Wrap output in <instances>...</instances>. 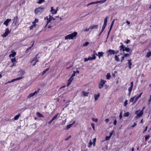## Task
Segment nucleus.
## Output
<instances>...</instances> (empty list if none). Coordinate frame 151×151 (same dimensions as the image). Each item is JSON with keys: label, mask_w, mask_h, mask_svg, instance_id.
<instances>
[{"label": "nucleus", "mask_w": 151, "mask_h": 151, "mask_svg": "<svg viewBox=\"0 0 151 151\" xmlns=\"http://www.w3.org/2000/svg\"><path fill=\"white\" fill-rule=\"evenodd\" d=\"M77 34L76 32H74L73 33L68 35L65 37V40L73 39L74 37L76 36Z\"/></svg>", "instance_id": "f257e3e1"}, {"label": "nucleus", "mask_w": 151, "mask_h": 151, "mask_svg": "<svg viewBox=\"0 0 151 151\" xmlns=\"http://www.w3.org/2000/svg\"><path fill=\"white\" fill-rule=\"evenodd\" d=\"M44 19L45 20H47L46 21L47 24L45 26V27H46L49 22L52 20H55V19L52 16L50 15L49 18L48 17H47L44 18Z\"/></svg>", "instance_id": "f03ea898"}, {"label": "nucleus", "mask_w": 151, "mask_h": 151, "mask_svg": "<svg viewBox=\"0 0 151 151\" xmlns=\"http://www.w3.org/2000/svg\"><path fill=\"white\" fill-rule=\"evenodd\" d=\"M45 9V7L42 6H41L37 8H36L35 10V14H37L39 12H42Z\"/></svg>", "instance_id": "7ed1b4c3"}, {"label": "nucleus", "mask_w": 151, "mask_h": 151, "mask_svg": "<svg viewBox=\"0 0 151 151\" xmlns=\"http://www.w3.org/2000/svg\"><path fill=\"white\" fill-rule=\"evenodd\" d=\"M40 89L38 88L37 90H36L34 93H29L27 97V98H30L33 96H34L36 94L38 93L40 91Z\"/></svg>", "instance_id": "20e7f679"}, {"label": "nucleus", "mask_w": 151, "mask_h": 151, "mask_svg": "<svg viewBox=\"0 0 151 151\" xmlns=\"http://www.w3.org/2000/svg\"><path fill=\"white\" fill-rule=\"evenodd\" d=\"M143 111H140L139 110L135 112V114H137L138 117H141L143 114Z\"/></svg>", "instance_id": "39448f33"}, {"label": "nucleus", "mask_w": 151, "mask_h": 151, "mask_svg": "<svg viewBox=\"0 0 151 151\" xmlns=\"http://www.w3.org/2000/svg\"><path fill=\"white\" fill-rule=\"evenodd\" d=\"M9 33L10 32L9 29L8 28H7L6 29L5 32L3 35H1V36L4 37H6Z\"/></svg>", "instance_id": "423d86ee"}, {"label": "nucleus", "mask_w": 151, "mask_h": 151, "mask_svg": "<svg viewBox=\"0 0 151 151\" xmlns=\"http://www.w3.org/2000/svg\"><path fill=\"white\" fill-rule=\"evenodd\" d=\"M18 17L17 16L14 17L13 19V22L12 23V25L14 26H16V23L18 22Z\"/></svg>", "instance_id": "0eeeda50"}, {"label": "nucleus", "mask_w": 151, "mask_h": 151, "mask_svg": "<svg viewBox=\"0 0 151 151\" xmlns=\"http://www.w3.org/2000/svg\"><path fill=\"white\" fill-rule=\"evenodd\" d=\"M115 53L114 50H109L107 51V56H108L109 55L114 54Z\"/></svg>", "instance_id": "6e6552de"}, {"label": "nucleus", "mask_w": 151, "mask_h": 151, "mask_svg": "<svg viewBox=\"0 0 151 151\" xmlns=\"http://www.w3.org/2000/svg\"><path fill=\"white\" fill-rule=\"evenodd\" d=\"M105 82H106V81L102 80H101L100 82V83L99 85V88H101L103 87L104 85L105 84Z\"/></svg>", "instance_id": "1a4fd4ad"}, {"label": "nucleus", "mask_w": 151, "mask_h": 151, "mask_svg": "<svg viewBox=\"0 0 151 151\" xmlns=\"http://www.w3.org/2000/svg\"><path fill=\"white\" fill-rule=\"evenodd\" d=\"M142 94V93H141L138 96L137 95V96H136V97L135 98L134 102V104L137 101V100L138 99L141 97Z\"/></svg>", "instance_id": "9d476101"}, {"label": "nucleus", "mask_w": 151, "mask_h": 151, "mask_svg": "<svg viewBox=\"0 0 151 151\" xmlns=\"http://www.w3.org/2000/svg\"><path fill=\"white\" fill-rule=\"evenodd\" d=\"M11 21V19H8L4 23V24L7 26L8 25V23Z\"/></svg>", "instance_id": "9b49d317"}, {"label": "nucleus", "mask_w": 151, "mask_h": 151, "mask_svg": "<svg viewBox=\"0 0 151 151\" xmlns=\"http://www.w3.org/2000/svg\"><path fill=\"white\" fill-rule=\"evenodd\" d=\"M104 54V53L102 52H99L96 54V56H98L99 58H100L101 57L103 56Z\"/></svg>", "instance_id": "f8f14e48"}, {"label": "nucleus", "mask_w": 151, "mask_h": 151, "mask_svg": "<svg viewBox=\"0 0 151 151\" xmlns=\"http://www.w3.org/2000/svg\"><path fill=\"white\" fill-rule=\"evenodd\" d=\"M73 78L72 77H70V78L68 80V83L67 84V86H69L71 82L72 81L73 79Z\"/></svg>", "instance_id": "ddd939ff"}, {"label": "nucleus", "mask_w": 151, "mask_h": 151, "mask_svg": "<svg viewBox=\"0 0 151 151\" xmlns=\"http://www.w3.org/2000/svg\"><path fill=\"white\" fill-rule=\"evenodd\" d=\"M11 52H12V53L10 54L9 56V57H10V58H11V57H14L16 54V53L15 52H12V51Z\"/></svg>", "instance_id": "4468645a"}, {"label": "nucleus", "mask_w": 151, "mask_h": 151, "mask_svg": "<svg viewBox=\"0 0 151 151\" xmlns=\"http://www.w3.org/2000/svg\"><path fill=\"white\" fill-rule=\"evenodd\" d=\"M98 25H94L90 26L89 27L90 29H97L98 28Z\"/></svg>", "instance_id": "2eb2a0df"}, {"label": "nucleus", "mask_w": 151, "mask_h": 151, "mask_svg": "<svg viewBox=\"0 0 151 151\" xmlns=\"http://www.w3.org/2000/svg\"><path fill=\"white\" fill-rule=\"evenodd\" d=\"M51 9L50 12H51L52 14H56L57 13V10H55V9H54L53 7H51Z\"/></svg>", "instance_id": "dca6fc26"}, {"label": "nucleus", "mask_w": 151, "mask_h": 151, "mask_svg": "<svg viewBox=\"0 0 151 151\" xmlns=\"http://www.w3.org/2000/svg\"><path fill=\"white\" fill-rule=\"evenodd\" d=\"M93 60L91 56H88L87 58H84V61L85 62L87 61L88 60Z\"/></svg>", "instance_id": "f3484780"}, {"label": "nucleus", "mask_w": 151, "mask_h": 151, "mask_svg": "<svg viewBox=\"0 0 151 151\" xmlns=\"http://www.w3.org/2000/svg\"><path fill=\"white\" fill-rule=\"evenodd\" d=\"M94 96L95 98V101H96L98 99V98L99 97L100 94L99 93L98 94H94Z\"/></svg>", "instance_id": "a211bd4d"}, {"label": "nucleus", "mask_w": 151, "mask_h": 151, "mask_svg": "<svg viewBox=\"0 0 151 151\" xmlns=\"http://www.w3.org/2000/svg\"><path fill=\"white\" fill-rule=\"evenodd\" d=\"M108 17H106L104 19V23L103 25L106 26L107 22Z\"/></svg>", "instance_id": "6ab92c4d"}, {"label": "nucleus", "mask_w": 151, "mask_h": 151, "mask_svg": "<svg viewBox=\"0 0 151 151\" xmlns=\"http://www.w3.org/2000/svg\"><path fill=\"white\" fill-rule=\"evenodd\" d=\"M131 59H130L129 60H128V65H129V69H131V66L132 65V63L131 62Z\"/></svg>", "instance_id": "aec40b11"}, {"label": "nucleus", "mask_w": 151, "mask_h": 151, "mask_svg": "<svg viewBox=\"0 0 151 151\" xmlns=\"http://www.w3.org/2000/svg\"><path fill=\"white\" fill-rule=\"evenodd\" d=\"M20 114H19L16 115L14 118V120H17L20 117Z\"/></svg>", "instance_id": "412c9836"}, {"label": "nucleus", "mask_w": 151, "mask_h": 151, "mask_svg": "<svg viewBox=\"0 0 151 151\" xmlns=\"http://www.w3.org/2000/svg\"><path fill=\"white\" fill-rule=\"evenodd\" d=\"M88 93L83 91L82 93V95L84 96H88Z\"/></svg>", "instance_id": "4be33fe9"}, {"label": "nucleus", "mask_w": 151, "mask_h": 151, "mask_svg": "<svg viewBox=\"0 0 151 151\" xmlns=\"http://www.w3.org/2000/svg\"><path fill=\"white\" fill-rule=\"evenodd\" d=\"M106 26L103 25L102 27V28L101 29V31L100 32L99 34V36H100V35L102 33L103 31H104V29L105 27Z\"/></svg>", "instance_id": "5701e85b"}, {"label": "nucleus", "mask_w": 151, "mask_h": 151, "mask_svg": "<svg viewBox=\"0 0 151 151\" xmlns=\"http://www.w3.org/2000/svg\"><path fill=\"white\" fill-rule=\"evenodd\" d=\"M107 0H100L99 1H97V3H104Z\"/></svg>", "instance_id": "b1692460"}, {"label": "nucleus", "mask_w": 151, "mask_h": 151, "mask_svg": "<svg viewBox=\"0 0 151 151\" xmlns=\"http://www.w3.org/2000/svg\"><path fill=\"white\" fill-rule=\"evenodd\" d=\"M135 97H136V96H134L133 97H131L129 100V101L130 102H134L135 98Z\"/></svg>", "instance_id": "393cba45"}, {"label": "nucleus", "mask_w": 151, "mask_h": 151, "mask_svg": "<svg viewBox=\"0 0 151 151\" xmlns=\"http://www.w3.org/2000/svg\"><path fill=\"white\" fill-rule=\"evenodd\" d=\"M133 87L130 86V87L128 88V90L129 92V95H130L132 89Z\"/></svg>", "instance_id": "a878e982"}, {"label": "nucleus", "mask_w": 151, "mask_h": 151, "mask_svg": "<svg viewBox=\"0 0 151 151\" xmlns=\"http://www.w3.org/2000/svg\"><path fill=\"white\" fill-rule=\"evenodd\" d=\"M11 60L12 63H17V62L16 61V60L15 58H12L11 59Z\"/></svg>", "instance_id": "bb28decb"}, {"label": "nucleus", "mask_w": 151, "mask_h": 151, "mask_svg": "<svg viewBox=\"0 0 151 151\" xmlns=\"http://www.w3.org/2000/svg\"><path fill=\"white\" fill-rule=\"evenodd\" d=\"M118 56H119V55L118 56L115 55L114 57L115 60L117 61H119Z\"/></svg>", "instance_id": "cd10ccee"}, {"label": "nucleus", "mask_w": 151, "mask_h": 151, "mask_svg": "<svg viewBox=\"0 0 151 151\" xmlns=\"http://www.w3.org/2000/svg\"><path fill=\"white\" fill-rule=\"evenodd\" d=\"M19 73L21 75H23L25 73L24 71L23 70H21L19 71Z\"/></svg>", "instance_id": "c85d7f7f"}, {"label": "nucleus", "mask_w": 151, "mask_h": 151, "mask_svg": "<svg viewBox=\"0 0 151 151\" xmlns=\"http://www.w3.org/2000/svg\"><path fill=\"white\" fill-rule=\"evenodd\" d=\"M121 45L120 46L119 48H120V50L121 51L122 48H125V47L124 46V45L122 43H121Z\"/></svg>", "instance_id": "c756f323"}, {"label": "nucleus", "mask_w": 151, "mask_h": 151, "mask_svg": "<svg viewBox=\"0 0 151 151\" xmlns=\"http://www.w3.org/2000/svg\"><path fill=\"white\" fill-rule=\"evenodd\" d=\"M49 68H48L46 69L45 70H44L42 72V75H43L45 74L46 72L49 70Z\"/></svg>", "instance_id": "7c9ffc66"}, {"label": "nucleus", "mask_w": 151, "mask_h": 151, "mask_svg": "<svg viewBox=\"0 0 151 151\" xmlns=\"http://www.w3.org/2000/svg\"><path fill=\"white\" fill-rule=\"evenodd\" d=\"M151 51H150L147 53L146 55V57H149L151 56Z\"/></svg>", "instance_id": "2f4dec72"}, {"label": "nucleus", "mask_w": 151, "mask_h": 151, "mask_svg": "<svg viewBox=\"0 0 151 151\" xmlns=\"http://www.w3.org/2000/svg\"><path fill=\"white\" fill-rule=\"evenodd\" d=\"M106 78L109 79L111 77V76L109 73H108L106 75Z\"/></svg>", "instance_id": "473e14b6"}, {"label": "nucleus", "mask_w": 151, "mask_h": 151, "mask_svg": "<svg viewBox=\"0 0 151 151\" xmlns=\"http://www.w3.org/2000/svg\"><path fill=\"white\" fill-rule=\"evenodd\" d=\"M129 112H127L126 113H125L124 114V116L127 117L129 116Z\"/></svg>", "instance_id": "72a5a7b5"}, {"label": "nucleus", "mask_w": 151, "mask_h": 151, "mask_svg": "<svg viewBox=\"0 0 151 151\" xmlns=\"http://www.w3.org/2000/svg\"><path fill=\"white\" fill-rule=\"evenodd\" d=\"M37 116H38L39 117H42L43 116V115L39 112H37Z\"/></svg>", "instance_id": "f704fd0d"}, {"label": "nucleus", "mask_w": 151, "mask_h": 151, "mask_svg": "<svg viewBox=\"0 0 151 151\" xmlns=\"http://www.w3.org/2000/svg\"><path fill=\"white\" fill-rule=\"evenodd\" d=\"M33 45H34V44H32V46L30 47H29L27 49V50H26V52H25L27 53V52L28 51L30 50L31 48L33 46Z\"/></svg>", "instance_id": "c9c22d12"}, {"label": "nucleus", "mask_w": 151, "mask_h": 151, "mask_svg": "<svg viewBox=\"0 0 151 151\" xmlns=\"http://www.w3.org/2000/svg\"><path fill=\"white\" fill-rule=\"evenodd\" d=\"M58 113H57L55 115V116L53 117L52 119L53 120L55 119H56L58 115Z\"/></svg>", "instance_id": "e433bc0d"}, {"label": "nucleus", "mask_w": 151, "mask_h": 151, "mask_svg": "<svg viewBox=\"0 0 151 151\" xmlns=\"http://www.w3.org/2000/svg\"><path fill=\"white\" fill-rule=\"evenodd\" d=\"M72 125H73V124H70L69 125H67L66 126L67 129H69V128H70L72 126Z\"/></svg>", "instance_id": "4c0bfd02"}, {"label": "nucleus", "mask_w": 151, "mask_h": 151, "mask_svg": "<svg viewBox=\"0 0 151 151\" xmlns=\"http://www.w3.org/2000/svg\"><path fill=\"white\" fill-rule=\"evenodd\" d=\"M150 136L149 135H147L145 137V140L146 141L150 138Z\"/></svg>", "instance_id": "58836bf2"}, {"label": "nucleus", "mask_w": 151, "mask_h": 151, "mask_svg": "<svg viewBox=\"0 0 151 151\" xmlns=\"http://www.w3.org/2000/svg\"><path fill=\"white\" fill-rule=\"evenodd\" d=\"M91 57L93 59V60L95 59L96 58V57L95 56V55L92 54L91 55Z\"/></svg>", "instance_id": "ea45409f"}, {"label": "nucleus", "mask_w": 151, "mask_h": 151, "mask_svg": "<svg viewBox=\"0 0 151 151\" xmlns=\"http://www.w3.org/2000/svg\"><path fill=\"white\" fill-rule=\"evenodd\" d=\"M125 50L127 52H129L130 51V49L129 48H127V47L125 48Z\"/></svg>", "instance_id": "a19ab883"}, {"label": "nucleus", "mask_w": 151, "mask_h": 151, "mask_svg": "<svg viewBox=\"0 0 151 151\" xmlns=\"http://www.w3.org/2000/svg\"><path fill=\"white\" fill-rule=\"evenodd\" d=\"M44 1V0H39L38 2V3L39 4H40Z\"/></svg>", "instance_id": "79ce46f5"}, {"label": "nucleus", "mask_w": 151, "mask_h": 151, "mask_svg": "<svg viewBox=\"0 0 151 151\" xmlns=\"http://www.w3.org/2000/svg\"><path fill=\"white\" fill-rule=\"evenodd\" d=\"M89 44V42H86L85 43H84L83 45V47H85L87 46L88 45V44Z\"/></svg>", "instance_id": "37998d69"}, {"label": "nucleus", "mask_w": 151, "mask_h": 151, "mask_svg": "<svg viewBox=\"0 0 151 151\" xmlns=\"http://www.w3.org/2000/svg\"><path fill=\"white\" fill-rule=\"evenodd\" d=\"M127 102L128 101L127 100H126L124 101V106L126 107V106L128 104Z\"/></svg>", "instance_id": "c03bdc74"}, {"label": "nucleus", "mask_w": 151, "mask_h": 151, "mask_svg": "<svg viewBox=\"0 0 151 151\" xmlns=\"http://www.w3.org/2000/svg\"><path fill=\"white\" fill-rule=\"evenodd\" d=\"M92 142H91V140H90V142H89L88 147H90L92 145Z\"/></svg>", "instance_id": "a18cd8bd"}, {"label": "nucleus", "mask_w": 151, "mask_h": 151, "mask_svg": "<svg viewBox=\"0 0 151 151\" xmlns=\"http://www.w3.org/2000/svg\"><path fill=\"white\" fill-rule=\"evenodd\" d=\"M37 58V55H36L35 56L33 59L32 60V61H36Z\"/></svg>", "instance_id": "49530a36"}, {"label": "nucleus", "mask_w": 151, "mask_h": 151, "mask_svg": "<svg viewBox=\"0 0 151 151\" xmlns=\"http://www.w3.org/2000/svg\"><path fill=\"white\" fill-rule=\"evenodd\" d=\"M23 78V77H21L16 78V81L22 79Z\"/></svg>", "instance_id": "de8ad7c7"}, {"label": "nucleus", "mask_w": 151, "mask_h": 151, "mask_svg": "<svg viewBox=\"0 0 151 151\" xmlns=\"http://www.w3.org/2000/svg\"><path fill=\"white\" fill-rule=\"evenodd\" d=\"M75 73H76V71H74L73 72V73L72 74L71 76V77H72L73 78L74 76H75Z\"/></svg>", "instance_id": "09e8293b"}, {"label": "nucleus", "mask_w": 151, "mask_h": 151, "mask_svg": "<svg viewBox=\"0 0 151 151\" xmlns=\"http://www.w3.org/2000/svg\"><path fill=\"white\" fill-rule=\"evenodd\" d=\"M130 42V40H127V41H124V43L126 44H128Z\"/></svg>", "instance_id": "8fccbe9b"}, {"label": "nucleus", "mask_w": 151, "mask_h": 151, "mask_svg": "<svg viewBox=\"0 0 151 151\" xmlns=\"http://www.w3.org/2000/svg\"><path fill=\"white\" fill-rule=\"evenodd\" d=\"M110 137H109V136H106L105 138V140L106 141L108 140L110 138Z\"/></svg>", "instance_id": "3c124183"}, {"label": "nucleus", "mask_w": 151, "mask_h": 151, "mask_svg": "<svg viewBox=\"0 0 151 151\" xmlns=\"http://www.w3.org/2000/svg\"><path fill=\"white\" fill-rule=\"evenodd\" d=\"M71 137V136L70 135L65 139V141H67Z\"/></svg>", "instance_id": "603ef678"}, {"label": "nucleus", "mask_w": 151, "mask_h": 151, "mask_svg": "<svg viewBox=\"0 0 151 151\" xmlns=\"http://www.w3.org/2000/svg\"><path fill=\"white\" fill-rule=\"evenodd\" d=\"M13 64L11 66H10V67L11 68H12L13 66H15L16 65V63H12Z\"/></svg>", "instance_id": "864d4df0"}, {"label": "nucleus", "mask_w": 151, "mask_h": 151, "mask_svg": "<svg viewBox=\"0 0 151 151\" xmlns=\"http://www.w3.org/2000/svg\"><path fill=\"white\" fill-rule=\"evenodd\" d=\"M115 20V19H114L113 20V21L111 22V25L110 26H112V27L113 26V24H114Z\"/></svg>", "instance_id": "5fc2aeb1"}, {"label": "nucleus", "mask_w": 151, "mask_h": 151, "mask_svg": "<svg viewBox=\"0 0 151 151\" xmlns=\"http://www.w3.org/2000/svg\"><path fill=\"white\" fill-rule=\"evenodd\" d=\"M129 54H127V53H126V54H125L123 56L125 58L126 57H128V56H129Z\"/></svg>", "instance_id": "6e6d98bb"}, {"label": "nucleus", "mask_w": 151, "mask_h": 151, "mask_svg": "<svg viewBox=\"0 0 151 151\" xmlns=\"http://www.w3.org/2000/svg\"><path fill=\"white\" fill-rule=\"evenodd\" d=\"M90 29V28H86L83 30V31L84 32H88L89 30Z\"/></svg>", "instance_id": "4d7b16f0"}, {"label": "nucleus", "mask_w": 151, "mask_h": 151, "mask_svg": "<svg viewBox=\"0 0 151 151\" xmlns=\"http://www.w3.org/2000/svg\"><path fill=\"white\" fill-rule=\"evenodd\" d=\"M91 5H92L94 4H97V1L95 2H92L90 3Z\"/></svg>", "instance_id": "13d9d810"}, {"label": "nucleus", "mask_w": 151, "mask_h": 151, "mask_svg": "<svg viewBox=\"0 0 151 151\" xmlns=\"http://www.w3.org/2000/svg\"><path fill=\"white\" fill-rule=\"evenodd\" d=\"M113 131L111 132H110L109 133V134H110V135L109 136V137H111V136L112 135V134H113Z\"/></svg>", "instance_id": "bf43d9fd"}, {"label": "nucleus", "mask_w": 151, "mask_h": 151, "mask_svg": "<svg viewBox=\"0 0 151 151\" xmlns=\"http://www.w3.org/2000/svg\"><path fill=\"white\" fill-rule=\"evenodd\" d=\"M117 122V121L116 120H114V121L113 123L114 125H116Z\"/></svg>", "instance_id": "052dcab7"}, {"label": "nucleus", "mask_w": 151, "mask_h": 151, "mask_svg": "<svg viewBox=\"0 0 151 151\" xmlns=\"http://www.w3.org/2000/svg\"><path fill=\"white\" fill-rule=\"evenodd\" d=\"M25 3V1H23L22 3H20L19 4V5L21 6L22 4H24Z\"/></svg>", "instance_id": "680f3d73"}, {"label": "nucleus", "mask_w": 151, "mask_h": 151, "mask_svg": "<svg viewBox=\"0 0 151 151\" xmlns=\"http://www.w3.org/2000/svg\"><path fill=\"white\" fill-rule=\"evenodd\" d=\"M122 112H120V114L119 115V117L120 119H121L122 118Z\"/></svg>", "instance_id": "e2e57ef3"}, {"label": "nucleus", "mask_w": 151, "mask_h": 151, "mask_svg": "<svg viewBox=\"0 0 151 151\" xmlns=\"http://www.w3.org/2000/svg\"><path fill=\"white\" fill-rule=\"evenodd\" d=\"M34 27V26L33 25L29 27L30 29V30H31L33 29V28Z\"/></svg>", "instance_id": "0e129e2a"}, {"label": "nucleus", "mask_w": 151, "mask_h": 151, "mask_svg": "<svg viewBox=\"0 0 151 151\" xmlns=\"http://www.w3.org/2000/svg\"><path fill=\"white\" fill-rule=\"evenodd\" d=\"M16 81V78L14 79H12V80L10 82H9V83H12V82H14V81Z\"/></svg>", "instance_id": "69168bd1"}, {"label": "nucleus", "mask_w": 151, "mask_h": 151, "mask_svg": "<svg viewBox=\"0 0 151 151\" xmlns=\"http://www.w3.org/2000/svg\"><path fill=\"white\" fill-rule=\"evenodd\" d=\"M53 121V120L52 119L49 122L48 124H50Z\"/></svg>", "instance_id": "338daca9"}, {"label": "nucleus", "mask_w": 151, "mask_h": 151, "mask_svg": "<svg viewBox=\"0 0 151 151\" xmlns=\"http://www.w3.org/2000/svg\"><path fill=\"white\" fill-rule=\"evenodd\" d=\"M32 23H33V25H32L34 26V27H35L36 25L35 24V22H32Z\"/></svg>", "instance_id": "774afa93"}]
</instances>
